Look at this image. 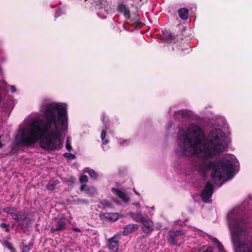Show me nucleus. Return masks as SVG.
<instances>
[{"label":"nucleus","mask_w":252,"mask_h":252,"mask_svg":"<svg viewBox=\"0 0 252 252\" xmlns=\"http://www.w3.org/2000/svg\"><path fill=\"white\" fill-rule=\"evenodd\" d=\"M205 246H203L202 247H200L199 249H198V252H202L203 250H204L205 249Z\"/></svg>","instance_id":"4c0bfd02"},{"label":"nucleus","mask_w":252,"mask_h":252,"mask_svg":"<svg viewBox=\"0 0 252 252\" xmlns=\"http://www.w3.org/2000/svg\"><path fill=\"white\" fill-rule=\"evenodd\" d=\"M85 172H87L90 177L94 179H96L98 177L97 174L92 169H87L85 170Z\"/></svg>","instance_id":"4be33fe9"},{"label":"nucleus","mask_w":252,"mask_h":252,"mask_svg":"<svg viewBox=\"0 0 252 252\" xmlns=\"http://www.w3.org/2000/svg\"><path fill=\"white\" fill-rule=\"evenodd\" d=\"M77 202L78 204H89V201L83 198H77Z\"/></svg>","instance_id":"c85d7f7f"},{"label":"nucleus","mask_w":252,"mask_h":252,"mask_svg":"<svg viewBox=\"0 0 252 252\" xmlns=\"http://www.w3.org/2000/svg\"><path fill=\"white\" fill-rule=\"evenodd\" d=\"M3 212L10 215L13 219L15 220V217L17 216L18 211L17 208L15 207H7L3 209Z\"/></svg>","instance_id":"dca6fc26"},{"label":"nucleus","mask_w":252,"mask_h":252,"mask_svg":"<svg viewBox=\"0 0 252 252\" xmlns=\"http://www.w3.org/2000/svg\"><path fill=\"white\" fill-rule=\"evenodd\" d=\"M129 216L136 222H142L147 216H144L140 213L131 212L129 214Z\"/></svg>","instance_id":"2eb2a0df"},{"label":"nucleus","mask_w":252,"mask_h":252,"mask_svg":"<svg viewBox=\"0 0 252 252\" xmlns=\"http://www.w3.org/2000/svg\"><path fill=\"white\" fill-rule=\"evenodd\" d=\"M66 224L65 221L63 220H59L55 222V228H52L51 231H59L62 230L65 228Z\"/></svg>","instance_id":"f3484780"},{"label":"nucleus","mask_w":252,"mask_h":252,"mask_svg":"<svg viewBox=\"0 0 252 252\" xmlns=\"http://www.w3.org/2000/svg\"><path fill=\"white\" fill-rule=\"evenodd\" d=\"M213 242L217 246V248L220 252H224V249L222 244L216 238H214L212 239Z\"/></svg>","instance_id":"412c9836"},{"label":"nucleus","mask_w":252,"mask_h":252,"mask_svg":"<svg viewBox=\"0 0 252 252\" xmlns=\"http://www.w3.org/2000/svg\"><path fill=\"white\" fill-rule=\"evenodd\" d=\"M249 232L247 229L236 226L231 238L235 252H252V243L247 242Z\"/></svg>","instance_id":"20e7f679"},{"label":"nucleus","mask_w":252,"mask_h":252,"mask_svg":"<svg viewBox=\"0 0 252 252\" xmlns=\"http://www.w3.org/2000/svg\"><path fill=\"white\" fill-rule=\"evenodd\" d=\"M107 242V247L111 252H118L119 243L118 238L116 235L109 238Z\"/></svg>","instance_id":"0eeeda50"},{"label":"nucleus","mask_w":252,"mask_h":252,"mask_svg":"<svg viewBox=\"0 0 252 252\" xmlns=\"http://www.w3.org/2000/svg\"><path fill=\"white\" fill-rule=\"evenodd\" d=\"M176 44L177 45L178 50L181 52L180 53V55L181 56L189 53L190 47L188 44L185 42L182 43L181 42H179L178 40H177V43Z\"/></svg>","instance_id":"1a4fd4ad"},{"label":"nucleus","mask_w":252,"mask_h":252,"mask_svg":"<svg viewBox=\"0 0 252 252\" xmlns=\"http://www.w3.org/2000/svg\"><path fill=\"white\" fill-rule=\"evenodd\" d=\"M15 90H16V89H15V87H14V86H13V87H12V92H15Z\"/></svg>","instance_id":"a19ab883"},{"label":"nucleus","mask_w":252,"mask_h":252,"mask_svg":"<svg viewBox=\"0 0 252 252\" xmlns=\"http://www.w3.org/2000/svg\"><path fill=\"white\" fill-rule=\"evenodd\" d=\"M43 114L46 121L41 125L37 121L33 122L30 132L23 129L16 137L18 144L30 146L41 139L40 145L44 149L54 151L62 148V132L59 128V125L61 124L62 130L67 129L66 109L63 105L51 103L47 105Z\"/></svg>","instance_id":"f257e3e1"},{"label":"nucleus","mask_w":252,"mask_h":252,"mask_svg":"<svg viewBox=\"0 0 252 252\" xmlns=\"http://www.w3.org/2000/svg\"><path fill=\"white\" fill-rule=\"evenodd\" d=\"M202 252H213V249L212 247L209 246L206 250H204Z\"/></svg>","instance_id":"f704fd0d"},{"label":"nucleus","mask_w":252,"mask_h":252,"mask_svg":"<svg viewBox=\"0 0 252 252\" xmlns=\"http://www.w3.org/2000/svg\"><path fill=\"white\" fill-rule=\"evenodd\" d=\"M105 218L112 221H115L118 220L119 214L117 213H107Z\"/></svg>","instance_id":"6ab92c4d"},{"label":"nucleus","mask_w":252,"mask_h":252,"mask_svg":"<svg viewBox=\"0 0 252 252\" xmlns=\"http://www.w3.org/2000/svg\"><path fill=\"white\" fill-rule=\"evenodd\" d=\"M105 136H106V132L105 130H103L101 131V135H100L101 139L102 140V143L103 145L107 144L109 141L108 139H105Z\"/></svg>","instance_id":"393cba45"},{"label":"nucleus","mask_w":252,"mask_h":252,"mask_svg":"<svg viewBox=\"0 0 252 252\" xmlns=\"http://www.w3.org/2000/svg\"><path fill=\"white\" fill-rule=\"evenodd\" d=\"M226 146V137L220 129L212 130L208 140L203 144L200 168L203 171L212 170L211 177L215 181H225L234 176V167L231 161L211 160L222 153Z\"/></svg>","instance_id":"f03ea898"},{"label":"nucleus","mask_w":252,"mask_h":252,"mask_svg":"<svg viewBox=\"0 0 252 252\" xmlns=\"http://www.w3.org/2000/svg\"><path fill=\"white\" fill-rule=\"evenodd\" d=\"M0 227L1 228H5V231L6 232H9V225L5 223H1L0 224Z\"/></svg>","instance_id":"7c9ffc66"},{"label":"nucleus","mask_w":252,"mask_h":252,"mask_svg":"<svg viewBox=\"0 0 252 252\" xmlns=\"http://www.w3.org/2000/svg\"><path fill=\"white\" fill-rule=\"evenodd\" d=\"M61 12V10L59 8H56V14L55 15V17L56 18L58 17L60 15V13Z\"/></svg>","instance_id":"c9c22d12"},{"label":"nucleus","mask_w":252,"mask_h":252,"mask_svg":"<svg viewBox=\"0 0 252 252\" xmlns=\"http://www.w3.org/2000/svg\"><path fill=\"white\" fill-rule=\"evenodd\" d=\"M79 181L81 183L84 184L83 183H86L88 182V177L86 175H82L80 176L79 178Z\"/></svg>","instance_id":"c756f323"},{"label":"nucleus","mask_w":252,"mask_h":252,"mask_svg":"<svg viewBox=\"0 0 252 252\" xmlns=\"http://www.w3.org/2000/svg\"><path fill=\"white\" fill-rule=\"evenodd\" d=\"M101 204L103 205L104 207L112 208V205L111 202L106 200H103L101 202Z\"/></svg>","instance_id":"bb28decb"},{"label":"nucleus","mask_w":252,"mask_h":252,"mask_svg":"<svg viewBox=\"0 0 252 252\" xmlns=\"http://www.w3.org/2000/svg\"><path fill=\"white\" fill-rule=\"evenodd\" d=\"M72 229L73 230L77 232H80L81 231V229L77 227H73Z\"/></svg>","instance_id":"e433bc0d"},{"label":"nucleus","mask_w":252,"mask_h":252,"mask_svg":"<svg viewBox=\"0 0 252 252\" xmlns=\"http://www.w3.org/2000/svg\"><path fill=\"white\" fill-rule=\"evenodd\" d=\"M214 192V186L210 182H207L201 190L200 196L203 201L208 203L211 201V196Z\"/></svg>","instance_id":"39448f33"},{"label":"nucleus","mask_w":252,"mask_h":252,"mask_svg":"<svg viewBox=\"0 0 252 252\" xmlns=\"http://www.w3.org/2000/svg\"><path fill=\"white\" fill-rule=\"evenodd\" d=\"M189 131L190 133L183 134L180 138L183 140V154L187 156L200 152V138L203 136V131L196 124L191 125Z\"/></svg>","instance_id":"7ed1b4c3"},{"label":"nucleus","mask_w":252,"mask_h":252,"mask_svg":"<svg viewBox=\"0 0 252 252\" xmlns=\"http://www.w3.org/2000/svg\"><path fill=\"white\" fill-rule=\"evenodd\" d=\"M100 8V10H101V11L104 10L105 11H106V14H108V11H106V9H105V8Z\"/></svg>","instance_id":"ea45409f"},{"label":"nucleus","mask_w":252,"mask_h":252,"mask_svg":"<svg viewBox=\"0 0 252 252\" xmlns=\"http://www.w3.org/2000/svg\"><path fill=\"white\" fill-rule=\"evenodd\" d=\"M33 247L32 243H29L28 245L23 246L22 248V252H29Z\"/></svg>","instance_id":"5701e85b"},{"label":"nucleus","mask_w":252,"mask_h":252,"mask_svg":"<svg viewBox=\"0 0 252 252\" xmlns=\"http://www.w3.org/2000/svg\"><path fill=\"white\" fill-rule=\"evenodd\" d=\"M81 191H84L85 193L91 197L97 193L96 189L93 186H89L86 184H82L80 187Z\"/></svg>","instance_id":"9d476101"},{"label":"nucleus","mask_w":252,"mask_h":252,"mask_svg":"<svg viewBox=\"0 0 252 252\" xmlns=\"http://www.w3.org/2000/svg\"><path fill=\"white\" fill-rule=\"evenodd\" d=\"M123 14L124 15V16L128 18H130V12L129 8L128 7H126V8L124 10V12Z\"/></svg>","instance_id":"473e14b6"},{"label":"nucleus","mask_w":252,"mask_h":252,"mask_svg":"<svg viewBox=\"0 0 252 252\" xmlns=\"http://www.w3.org/2000/svg\"><path fill=\"white\" fill-rule=\"evenodd\" d=\"M178 14L180 18L183 20H186L189 17V10L185 8H180L178 11Z\"/></svg>","instance_id":"a211bd4d"},{"label":"nucleus","mask_w":252,"mask_h":252,"mask_svg":"<svg viewBox=\"0 0 252 252\" xmlns=\"http://www.w3.org/2000/svg\"><path fill=\"white\" fill-rule=\"evenodd\" d=\"M126 6L124 3H121L119 4V5H118L117 10L118 12L123 13L124 11V10L126 8Z\"/></svg>","instance_id":"a878e982"},{"label":"nucleus","mask_w":252,"mask_h":252,"mask_svg":"<svg viewBox=\"0 0 252 252\" xmlns=\"http://www.w3.org/2000/svg\"><path fill=\"white\" fill-rule=\"evenodd\" d=\"M65 147L67 151H71L72 150V147L70 144L68 137L66 141Z\"/></svg>","instance_id":"72a5a7b5"},{"label":"nucleus","mask_w":252,"mask_h":252,"mask_svg":"<svg viewBox=\"0 0 252 252\" xmlns=\"http://www.w3.org/2000/svg\"><path fill=\"white\" fill-rule=\"evenodd\" d=\"M3 245L5 247L10 250L11 252H15V249L12 246V244L8 242L7 240L4 241Z\"/></svg>","instance_id":"b1692460"},{"label":"nucleus","mask_w":252,"mask_h":252,"mask_svg":"<svg viewBox=\"0 0 252 252\" xmlns=\"http://www.w3.org/2000/svg\"><path fill=\"white\" fill-rule=\"evenodd\" d=\"M111 190L115 194H116L121 199H122V200L125 202H127L128 201V197L126 196L123 191L115 188H112Z\"/></svg>","instance_id":"4468645a"},{"label":"nucleus","mask_w":252,"mask_h":252,"mask_svg":"<svg viewBox=\"0 0 252 252\" xmlns=\"http://www.w3.org/2000/svg\"><path fill=\"white\" fill-rule=\"evenodd\" d=\"M184 234L183 231L176 230L175 231H170L169 233L167 241L171 246L178 245V242L179 238H182V236Z\"/></svg>","instance_id":"423d86ee"},{"label":"nucleus","mask_w":252,"mask_h":252,"mask_svg":"<svg viewBox=\"0 0 252 252\" xmlns=\"http://www.w3.org/2000/svg\"><path fill=\"white\" fill-rule=\"evenodd\" d=\"M179 38L182 39V41H183L182 35L177 34L176 36H175L170 33L165 36V40L166 42L169 43L174 42V44H176L177 43V40L178 41Z\"/></svg>","instance_id":"ddd939ff"},{"label":"nucleus","mask_w":252,"mask_h":252,"mask_svg":"<svg viewBox=\"0 0 252 252\" xmlns=\"http://www.w3.org/2000/svg\"><path fill=\"white\" fill-rule=\"evenodd\" d=\"M141 223L142 224V230L144 233L149 234L154 230L153 222L147 216Z\"/></svg>","instance_id":"6e6552de"},{"label":"nucleus","mask_w":252,"mask_h":252,"mask_svg":"<svg viewBox=\"0 0 252 252\" xmlns=\"http://www.w3.org/2000/svg\"><path fill=\"white\" fill-rule=\"evenodd\" d=\"M177 114L181 115L183 117H185L188 115V112L186 110L178 111Z\"/></svg>","instance_id":"2f4dec72"},{"label":"nucleus","mask_w":252,"mask_h":252,"mask_svg":"<svg viewBox=\"0 0 252 252\" xmlns=\"http://www.w3.org/2000/svg\"><path fill=\"white\" fill-rule=\"evenodd\" d=\"M59 184V181L58 180H55L53 182L50 181L47 185V189L49 190H53Z\"/></svg>","instance_id":"aec40b11"},{"label":"nucleus","mask_w":252,"mask_h":252,"mask_svg":"<svg viewBox=\"0 0 252 252\" xmlns=\"http://www.w3.org/2000/svg\"><path fill=\"white\" fill-rule=\"evenodd\" d=\"M29 214L25 211H18L17 216L15 217V220L17 222H25L28 218Z\"/></svg>","instance_id":"f8f14e48"},{"label":"nucleus","mask_w":252,"mask_h":252,"mask_svg":"<svg viewBox=\"0 0 252 252\" xmlns=\"http://www.w3.org/2000/svg\"><path fill=\"white\" fill-rule=\"evenodd\" d=\"M105 118V115L104 114H102L101 116V121L103 122V123H104V120Z\"/></svg>","instance_id":"58836bf2"},{"label":"nucleus","mask_w":252,"mask_h":252,"mask_svg":"<svg viewBox=\"0 0 252 252\" xmlns=\"http://www.w3.org/2000/svg\"><path fill=\"white\" fill-rule=\"evenodd\" d=\"M138 229V225L136 224H129L123 228V235L124 236L128 235L129 233L135 231Z\"/></svg>","instance_id":"9b49d317"},{"label":"nucleus","mask_w":252,"mask_h":252,"mask_svg":"<svg viewBox=\"0 0 252 252\" xmlns=\"http://www.w3.org/2000/svg\"><path fill=\"white\" fill-rule=\"evenodd\" d=\"M63 156L64 158H68L71 159H74L76 158V157L74 155L69 153H65L63 154Z\"/></svg>","instance_id":"cd10ccee"}]
</instances>
